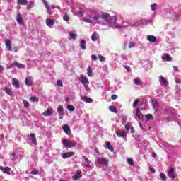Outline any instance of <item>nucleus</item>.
I'll use <instances>...</instances> for the list:
<instances>
[{"instance_id": "nucleus-1", "label": "nucleus", "mask_w": 181, "mask_h": 181, "mask_svg": "<svg viewBox=\"0 0 181 181\" xmlns=\"http://www.w3.org/2000/svg\"><path fill=\"white\" fill-rule=\"evenodd\" d=\"M101 18L107 21L109 23H117V18L111 16L109 13H102Z\"/></svg>"}, {"instance_id": "nucleus-2", "label": "nucleus", "mask_w": 181, "mask_h": 181, "mask_svg": "<svg viewBox=\"0 0 181 181\" xmlns=\"http://www.w3.org/2000/svg\"><path fill=\"white\" fill-rule=\"evenodd\" d=\"M62 144L64 147L68 148H71L72 147H76V142L75 141H70L66 139H64L62 141Z\"/></svg>"}, {"instance_id": "nucleus-3", "label": "nucleus", "mask_w": 181, "mask_h": 181, "mask_svg": "<svg viewBox=\"0 0 181 181\" xmlns=\"http://www.w3.org/2000/svg\"><path fill=\"white\" fill-rule=\"evenodd\" d=\"M97 163L98 164H103L105 166H108V160L104 157H99L97 158Z\"/></svg>"}, {"instance_id": "nucleus-4", "label": "nucleus", "mask_w": 181, "mask_h": 181, "mask_svg": "<svg viewBox=\"0 0 181 181\" xmlns=\"http://www.w3.org/2000/svg\"><path fill=\"white\" fill-rule=\"evenodd\" d=\"M25 84L28 87L33 86V78L32 76H28L25 79Z\"/></svg>"}, {"instance_id": "nucleus-5", "label": "nucleus", "mask_w": 181, "mask_h": 181, "mask_svg": "<svg viewBox=\"0 0 181 181\" xmlns=\"http://www.w3.org/2000/svg\"><path fill=\"white\" fill-rule=\"evenodd\" d=\"M57 113L59 115V119H63V116H64V109H63V106L62 105H59L57 107Z\"/></svg>"}, {"instance_id": "nucleus-6", "label": "nucleus", "mask_w": 181, "mask_h": 181, "mask_svg": "<svg viewBox=\"0 0 181 181\" xmlns=\"http://www.w3.org/2000/svg\"><path fill=\"white\" fill-rule=\"evenodd\" d=\"M161 59L165 62H172L173 57L168 53H164L163 56H161Z\"/></svg>"}, {"instance_id": "nucleus-7", "label": "nucleus", "mask_w": 181, "mask_h": 181, "mask_svg": "<svg viewBox=\"0 0 181 181\" xmlns=\"http://www.w3.org/2000/svg\"><path fill=\"white\" fill-rule=\"evenodd\" d=\"M79 81L81 83V84H89V80L86 76H84L83 75H81L79 78Z\"/></svg>"}, {"instance_id": "nucleus-8", "label": "nucleus", "mask_w": 181, "mask_h": 181, "mask_svg": "<svg viewBox=\"0 0 181 181\" xmlns=\"http://www.w3.org/2000/svg\"><path fill=\"white\" fill-rule=\"evenodd\" d=\"M42 1L47 9V12L48 13V14L52 15L53 11H52V8L49 7L48 2L45 0H42Z\"/></svg>"}, {"instance_id": "nucleus-9", "label": "nucleus", "mask_w": 181, "mask_h": 181, "mask_svg": "<svg viewBox=\"0 0 181 181\" xmlns=\"http://www.w3.org/2000/svg\"><path fill=\"white\" fill-rule=\"evenodd\" d=\"M174 173H175V168H170L169 170V172L168 173V177H169L170 179H175V175Z\"/></svg>"}, {"instance_id": "nucleus-10", "label": "nucleus", "mask_w": 181, "mask_h": 181, "mask_svg": "<svg viewBox=\"0 0 181 181\" xmlns=\"http://www.w3.org/2000/svg\"><path fill=\"white\" fill-rule=\"evenodd\" d=\"M53 114V109L52 108H48L45 112H42V115L44 117H49L51 116Z\"/></svg>"}, {"instance_id": "nucleus-11", "label": "nucleus", "mask_w": 181, "mask_h": 181, "mask_svg": "<svg viewBox=\"0 0 181 181\" xmlns=\"http://www.w3.org/2000/svg\"><path fill=\"white\" fill-rule=\"evenodd\" d=\"M82 177L81 172L77 171L76 174L74 175L72 177V179L74 181H76L81 179Z\"/></svg>"}, {"instance_id": "nucleus-12", "label": "nucleus", "mask_w": 181, "mask_h": 181, "mask_svg": "<svg viewBox=\"0 0 181 181\" xmlns=\"http://www.w3.org/2000/svg\"><path fill=\"white\" fill-rule=\"evenodd\" d=\"M0 170L2 171L6 175H10L11 168L6 167L5 168L3 166H0Z\"/></svg>"}, {"instance_id": "nucleus-13", "label": "nucleus", "mask_w": 181, "mask_h": 181, "mask_svg": "<svg viewBox=\"0 0 181 181\" xmlns=\"http://www.w3.org/2000/svg\"><path fill=\"white\" fill-rule=\"evenodd\" d=\"M74 155L73 151L67 152V153H64L62 156L64 159H67Z\"/></svg>"}, {"instance_id": "nucleus-14", "label": "nucleus", "mask_w": 181, "mask_h": 181, "mask_svg": "<svg viewBox=\"0 0 181 181\" xmlns=\"http://www.w3.org/2000/svg\"><path fill=\"white\" fill-rule=\"evenodd\" d=\"M16 21L19 25H24L23 19L22 18L20 13H18L17 14Z\"/></svg>"}, {"instance_id": "nucleus-15", "label": "nucleus", "mask_w": 181, "mask_h": 181, "mask_svg": "<svg viewBox=\"0 0 181 181\" xmlns=\"http://www.w3.org/2000/svg\"><path fill=\"white\" fill-rule=\"evenodd\" d=\"M147 40H148L151 43H156L158 41V38H156L154 35H148L147 36Z\"/></svg>"}, {"instance_id": "nucleus-16", "label": "nucleus", "mask_w": 181, "mask_h": 181, "mask_svg": "<svg viewBox=\"0 0 181 181\" xmlns=\"http://www.w3.org/2000/svg\"><path fill=\"white\" fill-rule=\"evenodd\" d=\"M81 100H83V102L86 103H92L93 102L92 98H88L86 95L81 96Z\"/></svg>"}, {"instance_id": "nucleus-17", "label": "nucleus", "mask_w": 181, "mask_h": 181, "mask_svg": "<svg viewBox=\"0 0 181 181\" xmlns=\"http://www.w3.org/2000/svg\"><path fill=\"white\" fill-rule=\"evenodd\" d=\"M152 103L154 111L158 112L159 107L158 101H156V100H152Z\"/></svg>"}, {"instance_id": "nucleus-18", "label": "nucleus", "mask_w": 181, "mask_h": 181, "mask_svg": "<svg viewBox=\"0 0 181 181\" xmlns=\"http://www.w3.org/2000/svg\"><path fill=\"white\" fill-rule=\"evenodd\" d=\"M5 46L8 48V51H13V49L11 48V42L9 39H6Z\"/></svg>"}, {"instance_id": "nucleus-19", "label": "nucleus", "mask_w": 181, "mask_h": 181, "mask_svg": "<svg viewBox=\"0 0 181 181\" xmlns=\"http://www.w3.org/2000/svg\"><path fill=\"white\" fill-rule=\"evenodd\" d=\"M29 140L32 141L33 144L35 145H37V138L35 137L34 134H30Z\"/></svg>"}, {"instance_id": "nucleus-20", "label": "nucleus", "mask_w": 181, "mask_h": 181, "mask_svg": "<svg viewBox=\"0 0 181 181\" xmlns=\"http://www.w3.org/2000/svg\"><path fill=\"white\" fill-rule=\"evenodd\" d=\"M136 116L137 117V118H139V119L143 120L144 119V115L141 114V111L139 110V109H136Z\"/></svg>"}, {"instance_id": "nucleus-21", "label": "nucleus", "mask_w": 181, "mask_h": 181, "mask_svg": "<svg viewBox=\"0 0 181 181\" xmlns=\"http://www.w3.org/2000/svg\"><path fill=\"white\" fill-rule=\"evenodd\" d=\"M62 129L64 133L67 134L68 135L70 134V128L68 124H64V126H62Z\"/></svg>"}, {"instance_id": "nucleus-22", "label": "nucleus", "mask_w": 181, "mask_h": 181, "mask_svg": "<svg viewBox=\"0 0 181 181\" xmlns=\"http://www.w3.org/2000/svg\"><path fill=\"white\" fill-rule=\"evenodd\" d=\"M12 85L16 88H20V83H18V81L16 78H13L12 79Z\"/></svg>"}, {"instance_id": "nucleus-23", "label": "nucleus", "mask_w": 181, "mask_h": 181, "mask_svg": "<svg viewBox=\"0 0 181 181\" xmlns=\"http://www.w3.org/2000/svg\"><path fill=\"white\" fill-rule=\"evenodd\" d=\"M54 21L51 19V18H47L46 19V24H47V26H52V25H54Z\"/></svg>"}, {"instance_id": "nucleus-24", "label": "nucleus", "mask_w": 181, "mask_h": 181, "mask_svg": "<svg viewBox=\"0 0 181 181\" xmlns=\"http://www.w3.org/2000/svg\"><path fill=\"white\" fill-rule=\"evenodd\" d=\"M116 135H117V136L124 138L127 137V132H117V133H116Z\"/></svg>"}, {"instance_id": "nucleus-25", "label": "nucleus", "mask_w": 181, "mask_h": 181, "mask_svg": "<svg viewBox=\"0 0 181 181\" xmlns=\"http://www.w3.org/2000/svg\"><path fill=\"white\" fill-rule=\"evenodd\" d=\"M105 145H106V147L107 148V149L109 151H110V152H113L114 151V148H113L112 146H111L110 142L106 141L105 142Z\"/></svg>"}, {"instance_id": "nucleus-26", "label": "nucleus", "mask_w": 181, "mask_h": 181, "mask_svg": "<svg viewBox=\"0 0 181 181\" xmlns=\"http://www.w3.org/2000/svg\"><path fill=\"white\" fill-rule=\"evenodd\" d=\"M17 3L22 6H27L28 4V1L27 0H18Z\"/></svg>"}, {"instance_id": "nucleus-27", "label": "nucleus", "mask_w": 181, "mask_h": 181, "mask_svg": "<svg viewBox=\"0 0 181 181\" xmlns=\"http://www.w3.org/2000/svg\"><path fill=\"white\" fill-rule=\"evenodd\" d=\"M87 75L90 77H93V69L90 66L87 68Z\"/></svg>"}, {"instance_id": "nucleus-28", "label": "nucleus", "mask_w": 181, "mask_h": 181, "mask_svg": "<svg viewBox=\"0 0 181 181\" xmlns=\"http://www.w3.org/2000/svg\"><path fill=\"white\" fill-rule=\"evenodd\" d=\"M80 47L83 50H86V41L84 40H81L80 42Z\"/></svg>"}, {"instance_id": "nucleus-29", "label": "nucleus", "mask_w": 181, "mask_h": 181, "mask_svg": "<svg viewBox=\"0 0 181 181\" xmlns=\"http://www.w3.org/2000/svg\"><path fill=\"white\" fill-rule=\"evenodd\" d=\"M98 33L97 32H94L91 35V40L95 42L98 40Z\"/></svg>"}, {"instance_id": "nucleus-30", "label": "nucleus", "mask_w": 181, "mask_h": 181, "mask_svg": "<svg viewBox=\"0 0 181 181\" xmlns=\"http://www.w3.org/2000/svg\"><path fill=\"white\" fill-rule=\"evenodd\" d=\"M134 84L136 86H141L142 84V81L140 78H136L134 79Z\"/></svg>"}, {"instance_id": "nucleus-31", "label": "nucleus", "mask_w": 181, "mask_h": 181, "mask_svg": "<svg viewBox=\"0 0 181 181\" xmlns=\"http://www.w3.org/2000/svg\"><path fill=\"white\" fill-rule=\"evenodd\" d=\"M109 110H110L112 112H114L115 114L118 113L117 109V107H115V106H109L108 107Z\"/></svg>"}, {"instance_id": "nucleus-32", "label": "nucleus", "mask_w": 181, "mask_h": 181, "mask_svg": "<svg viewBox=\"0 0 181 181\" xmlns=\"http://www.w3.org/2000/svg\"><path fill=\"white\" fill-rule=\"evenodd\" d=\"M4 90L7 95H13V92L11 91V90L7 87L4 88Z\"/></svg>"}, {"instance_id": "nucleus-33", "label": "nucleus", "mask_w": 181, "mask_h": 181, "mask_svg": "<svg viewBox=\"0 0 181 181\" xmlns=\"http://www.w3.org/2000/svg\"><path fill=\"white\" fill-rule=\"evenodd\" d=\"M160 79L161 82L163 83L164 85H165V86H168V85H169L168 81H166V79L165 78V77H163V76H160Z\"/></svg>"}, {"instance_id": "nucleus-34", "label": "nucleus", "mask_w": 181, "mask_h": 181, "mask_svg": "<svg viewBox=\"0 0 181 181\" xmlns=\"http://www.w3.org/2000/svg\"><path fill=\"white\" fill-rule=\"evenodd\" d=\"M29 100L30 102H32V103L38 102L39 98H37V97L33 96L29 98Z\"/></svg>"}, {"instance_id": "nucleus-35", "label": "nucleus", "mask_w": 181, "mask_h": 181, "mask_svg": "<svg viewBox=\"0 0 181 181\" xmlns=\"http://www.w3.org/2000/svg\"><path fill=\"white\" fill-rule=\"evenodd\" d=\"M66 108H67V110H68V111H75V107H74L73 105H68L67 106H66Z\"/></svg>"}, {"instance_id": "nucleus-36", "label": "nucleus", "mask_w": 181, "mask_h": 181, "mask_svg": "<svg viewBox=\"0 0 181 181\" xmlns=\"http://www.w3.org/2000/svg\"><path fill=\"white\" fill-rule=\"evenodd\" d=\"M145 117H146V119L148 121L152 120V119H153V115H151V114L145 115Z\"/></svg>"}, {"instance_id": "nucleus-37", "label": "nucleus", "mask_w": 181, "mask_h": 181, "mask_svg": "<svg viewBox=\"0 0 181 181\" xmlns=\"http://www.w3.org/2000/svg\"><path fill=\"white\" fill-rule=\"evenodd\" d=\"M160 178L161 180L163 181V180H166L167 177H166V175H165V173H160Z\"/></svg>"}, {"instance_id": "nucleus-38", "label": "nucleus", "mask_w": 181, "mask_h": 181, "mask_svg": "<svg viewBox=\"0 0 181 181\" xmlns=\"http://www.w3.org/2000/svg\"><path fill=\"white\" fill-rule=\"evenodd\" d=\"M127 162H128L129 165L134 166V159H132V158H127Z\"/></svg>"}, {"instance_id": "nucleus-39", "label": "nucleus", "mask_w": 181, "mask_h": 181, "mask_svg": "<svg viewBox=\"0 0 181 181\" xmlns=\"http://www.w3.org/2000/svg\"><path fill=\"white\" fill-rule=\"evenodd\" d=\"M63 19H64V21H66V22H68L69 21V17L68 14H66V13H64Z\"/></svg>"}, {"instance_id": "nucleus-40", "label": "nucleus", "mask_w": 181, "mask_h": 181, "mask_svg": "<svg viewBox=\"0 0 181 181\" xmlns=\"http://www.w3.org/2000/svg\"><path fill=\"white\" fill-rule=\"evenodd\" d=\"M69 36L71 38H72L73 40H76V35L75 33H72V32H70L69 33Z\"/></svg>"}, {"instance_id": "nucleus-41", "label": "nucleus", "mask_w": 181, "mask_h": 181, "mask_svg": "<svg viewBox=\"0 0 181 181\" xmlns=\"http://www.w3.org/2000/svg\"><path fill=\"white\" fill-rule=\"evenodd\" d=\"M84 161H85V163H86V166H87V167L90 166L89 158H84Z\"/></svg>"}, {"instance_id": "nucleus-42", "label": "nucleus", "mask_w": 181, "mask_h": 181, "mask_svg": "<svg viewBox=\"0 0 181 181\" xmlns=\"http://www.w3.org/2000/svg\"><path fill=\"white\" fill-rule=\"evenodd\" d=\"M139 103V99L135 100L134 103H133V104H132V107H137Z\"/></svg>"}, {"instance_id": "nucleus-43", "label": "nucleus", "mask_w": 181, "mask_h": 181, "mask_svg": "<svg viewBox=\"0 0 181 181\" xmlns=\"http://www.w3.org/2000/svg\"><path fill=\"white\" fill-rule=\"evenodd\" d=\"M23 103H24V107L25 108H28L29 103L26 100H23Z\"/></svg>"}, {"instance_id": "nucleus-44", "label": "nucleus", "mask_w": 181, "mask_h": 181, "mask_svg": "<svg viewBox=\"0 0 181 181\" xmlns=\"http://www.w3.org/2000/svg\"><path fill=\"white\" fill-rule=\"evenodd\" d=\"M57 86L59 87H63V83H62V81L59 79L57 80Z\"/></svg>"}, {"instance_id": "nucleus-45", "label": "nucleus", "mask_w": 181, "mask_h": 181, "mask_svg": "<svg viewBox=\"0 0 181 181\" xmlns=\"http://www.w3.org/2000/svg\"><path fill=\"white\" fill-rule=\"evenodd\" d=\"M16 66H17L18 68H25V67H26L25 65L22 64H20V63H18V62H16Z\"/></svg>"}, {"instance_id": "nucleus-46", "label": "nucleus", "mask_w": 181, "mask_h": 181, "mask_svg": "<svg viewBox=\"0 0 181 181\" xmlns=\"http://www.w3.org/2000/svg\"><path fill=\"white\" fill-rule=\"evenodd\" d=\"M156 4H153L152 5H151V9L154 11L156 10Z\"/></svg>"}, {"instance_id": "nucleus-47", "label": "nucleus", "mask_w": 181, "mask_h": 181, "mask_svg": "<svg viewBox=\"0 0 181 181\" xmlns=\"http://www.w3.org/2000/svg\"><path fill=\"white\" fill-rule=\"evenodd\" d=\"M123 67H124L125 70H127V71H128L129 73L131 72V68H130V66H127V65H124Z\"/></svg>"}, {"instance_id": "nucleus-48", "label": "nucleus", "mask_w": 181, "mask_h": 181, "mask_svg": "<svg viewBox=\"0 0 181 181\" xmlns=\"http://www.w3.org/2000/svg\"><path fill=\"white\" fill-rule=\"evenodd\" d=\"M98 59H99V61L100 62H104V59H105L104 57L101 54H98Z\"/></svg>"}, {"instance_id": "nucleus-49", "label": "nucleus", "mask_w": 181, "mask_h": 181, "mask_svg": "<svg viewBox=\"0 0 181 181\" xmlns=\"http://www.w3.org/2000/svg\"><path fill=\"white\" fill-rule=\"evenodd\" d=\"M130 126H131L130 123L126 124V125H125L126 130H127V131L130 130V128H131Z\"/></svg>"}, {"instance_id": "nucleus-50", "label": "nucleus", "mask_w": 181, "mask_h": 181, "mask_svg": "<svg viewBox=\"0 0 181 181\" xmlns=\"http://www.w3.org/2000/svg\"><path fill=\"white\" fill-rule=\"evenodd\" d=\"M83 87L85 88V90H86L87 92H88L90 90V88H89L88 85L83 84Z\"/></svg>"}, {"instance_id": "nucleus-51", "label": "nucleus", "mask_w": 181, "mask_h": 181, "mask_svg": "<svg viewBox=\"0 0 181 181\" xmlns=\"http://www.w3.org/2000/svg\"><path fill=\"white\" fill-rule=\"evenodd\" d=\"M117 98H118V96L115 94L111 95V98H112V100H117Z\"/></svg>"}, {"instance_id": "nucleus-52", "label": "nucleus", "mask_w": 181, "mask_h": 181, "mask_svg": "<svg viewBox=\"0 0 181 181\" xmlns=\"http://www.w3.org/2000/svg\"><path fill=\"white\" fill-rule=\"evenodd\" d=\"M91 59L93 61H96L98 59L97 56L95 54H92L91 55Z\"/></svg>"}, {"instance_id": "nucleus-53", "label": "nucleus", "mask_w": 181, "mask_h": 181, "mask_svg": "<svg viewBox=\"0 0 181 181\" xmlns=\"http://www.w3.org/2000/svg\"><path fill=\"white\" fill-rule=\"evenodd\" d=\"M84 22H86L88 23H91L93 21L91 20H89L88 18H83Z\"/></svg>"}, {"instance_id": "nucleus-54", "label": "nucleus", "mask_w": 181, "mask_h": 181, "mask_svg": "<svg viewBox=\"0 0 181 181\" xmlns=\"http://www.w3.org/2000/svg\"><path fill=\"white\" fill-rule=\"evenodd\" d=\"M31 174H32V175H38L39 173H38L37 170H33V171H31Z\"/></svg>"}, {"instance_id": "nucleus-55", "label": "nucleus", "mask_w": 181, "mask_h": 181, "mask_svg": "<svg viewBox=\"0 0 181 181\" xmlns=\"http://www.w3.org/2000/svg\"><path fill=\"white\" fill-rule=\"evenodd\" d=\"M16 63L17 62H13L11 63V64L10 65V68L14 67L15 66H16Z\"/></svg>"}, {"instance_id": "nucleus-56", "label": "nucleus", "mask_w": 181, "mask_h": 181, "mask_svg": "<svg viewBox=\"0 0 181 181\" xmlns=\"http://www.w3.org/2000/svg\"><path fill=\"white\" fill-rule=\"evenodd\" d=\"M95 153L98 154H100V151L98 148H95Z\"/></svg>"}, {"instance_id": "nucleus-57", "label": "nucleus", "mask_w": 181, "mask_h": 181, "mask_svg": "<svg viewBox=\"0 0 181 181\" xmlns=\"http://www.w3.org/2000/svg\"><path fill=\"white\" fill-rule=\"evenodd\" d=\"M150 169V172L152 173H155V169L154 168H152L151 167L149 168Z\"/></svg>"}, {"instance_id": "nucleus-58", "label": "nucleus", "mask_w": 181, "mask_h": 181, "mask_svg": "<svg viewBox=\"0 0 181 181\" xmlns=\"http://www.w3.org/2000/svg\"><path fill=\"white\" fill-rule=\"evenodd\" d=\"M50 9H54V8H57L59 9V7L57 6H52V7L49 8Z\"/></svg>"}, {"instance_id": "nucleus-59", "label": "nucleus", "mask_w": 181, "mask_h": 181, "mask_svg": "<svg viewBox=\"0 0 181 181\" xmlns=\"http://www.w3.org/2000/svg\"><path fill=\"white\" fill-rule=\"evenodd\" d=\"M134 45L132 43H129V48H134Z\"/></svg>"}, {"instance_id": "nucleus-60", "label": "nucleus", "mask_w": 181, "mask_h": 181, "mask_svg": "<svg viewBox=\"0 0 181 181\" xmlns=\"http://www.w3.org/2000/svg\"><path fill=\"white\" fill-rule=\"evenodd\" d=\"M93 19H94L95 21H99V16H95L93 18Z\"/></svg>"}, {"instance_id": "nucleus-61", "label": "nucleus", "mask_w": 181, "mask_h": 181, "mask_svg": "<svg viewBox=\"0 0 181 181\" xmlns=\"http://www.w3.org/2000/svg\"><path fill=\"white\" fill-rule=\"evenodd\" d=\"M151 154H152L153 158L156 157V153L155 152H152V153H151Z\"/></svg>"}, {"instance_id": "nucleus-62", "label": "nucleus", "mask_w": 181, "mask_h": 181, "mask_svg": "<svg viewBox=\"0 0 181 181\" xmlns=\"http://www.w3.org/2000/svg\"><path fill=\"white\" fill-rule=\"evenodd\" d=\"M4 71V67L0 65V73H2Z\"/></svg>"}, {"instance_id": "nucleus-63", "label": "nucleus", "mask_w": 181, "mask_h": 181, "mask_svg": "<svg viewBox=\"0 0 181 181\" xmlns=\"http://www.w3.org/2000/svg\"><path fill=\"white\" fill-rule=\"evenodd\" d=\"M181 83V79H176V83L180 84Z\"/></svg>"}, {"instance_id": "nucleus-64", "label": "nucleus", "mask_w": 181, "mask_h": 181, "mask_svg": "<svg viewBox=\"0 0 181 181\" xmlns=\"http://www.w3.org/2000/svg\"><path fill=\"white\" fill-rule=\"evenodd\" d=\"M173 70H174L175 71H177V67L176 66H173Z\"/></svg>"}]
</instances>
